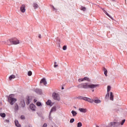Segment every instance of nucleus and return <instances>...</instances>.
<instances>
[{"mask_svg":"<svg viewBox=\"0 0 127 127\" xmlns=\"http://www.w3.org/2000/svg\"><path fill=\"white\" fill-rule=\"evenodd\" d=\"M97 87H99V84H88L87 83H84L78 85V88H84V89H95Z\"/></svg>","mask_w":127,"mask_h":127,"instance_id":"1","label":"nucleus"},{"mask_svg":"<svg viewBox=\"0 0 127 127\" xmlns=\"http://www.w3.org/2000/svg\"><path fill=\"white\" fill-rule=\"evenodd\" d=\"M6 44L7 45H17L19 44V40L16 38H12L10 39L7 40Z\"/></svg>","mask_w":127,"mask_h":127,"instance_id":"2","label":"nucleus"},{"mask_svg":"<svg viewBox=\"0 0 127 127\" xmlns=\"http://www.w3.org/2000/svg\"><path fill=\"white\" fill-rule=\"evenodd\" d=\"M8 101L10 105H11V106H12V105H13L14 103H15V102L17 101V100L16 99V98L13 97V95L11 94L8 97Z\"/></svg>","mask_w":127,"mask_h":127,"instance_id":"3","label":"nucleus"},{"mask_svg":"<svg viewBox=\"0 0 127 127\" xmlns=\"http://www.w3.org/2000/svg\"><path fill=\"white\" fill-rule=\"evenodd\" d=\"M53 98L54 100H57V101H60V96L59 94L54 92L53 93Z\"/></svg>","mask_w":127,"mask_h":127,"instance_id":"4","label":"nucleus"},{"mask_svg":"<svg viewBox=\"0 0 127 127\" xmlns=\"http://www.w3.org/2000/svg\"><path fill=\"white\" fill-rule=\"evenodd\" d=\"M26 7V6L24 4H22L20 7V10L21 12L22 13H24L25 11H26V9L25 8Z\"/></svg>","mask_w":127,"mask_h":127,"instance_id":"5","label":"nucleus"},{"mask_svg":"<svg viewBox=\"0 0 127 127\" xmlns=\"http://www.w3.org/2000/svg\"><path fill=\"white\" fill-rule=\"evenodd\" d=\"M120 124L117 122H111L109 124L110 127H116L120 126Z\"/></svg>","mask_w":127,"mask_h":127,"instance_id":"6","label":"nucleus"},{"mask_svg":"<svg viewBox=\"0 0 127 127\" xmlns=\"http://www.w3.org/2000/svg\"><path fill=\"white\" fill-rule=\"evenodd\" d=\"M83 81H87L88 82H90V78L88 77H85L83 78H79L78 79V82H83Z\"/></svg>","mask_w":127,"mask_h":127,"instance_id":"7","label":"nucleus"},{"mask_svg":"<svg viewBox=\"0 0 127 127\" xmlns=\"http://www.w3.org/2000/svg\"><path fill=\"white\" fill-rule=\"evenodd\" d=\"M84 101H86V102H89V103H91L92 104V103H94V100L87 98V97H83Z\"/></svg>","mask_w":127,"mask_h":127,"instance_id":"8","label":"nucleus"},{"mask_svg":"<svg viewBox=\"0 0 127 127\" xmlns=\"http://www.w3.org/2000/svg\"><path fill=\"white\" fill-rule=\"evenodd\" d=\"M30 102H31V98L29 96H27L26 98V103L27 105H29L30 104Z\"/></svg>","mask_w":127,"mask_h":127,"instance_id":"9","label":"nucleus"},{"mask_svg":"<svg viewBox=\"0 0 127 127\" xmlns=\"http://www.w3.org/2000/svg\"><path fill=\"white\" fill-rule=\"evenodd\" d=\"M40 83L41 84H43L44 85H47V82L46 81V79H45V78L42 79L40 81Z\"/></svg>","mask_w":127,"mask_h":127,"instance_id":"10","label":"nucleus"},{"mask_svg":"<svg viewBox=\"0 0 127 127\" xmlns=\"http://www.w3.org/2000/svg\"><path fill=\"white\" fill-rule=\"evenodd\" d=\"M79 111L81 113H87V112L88 111L87 109H85V108H79Z\"/></svg>","mask_w":127,"mask_h":127,"instance_id":"11","label":"nucleus"},{"mask_svg":"<svg viewBox=\"0 0 127 127\" xmlns=\"http://www.w3.org/2000/svg\"><path fill=\"white\" fill-rule=\"evenodd\" d=\"M30 109H31V110H32V111H35V110L36 109V107L34 104H31L30 105Z\"/></svg>","mask_w":127,"mask_h":127,"instance_id":"12","label":"nucleus"},{"mask_svg":"<svg viewBox=\"0 0 127 127\" xmlns=\"http://www.w3.org/2000/svg\"><path fill=\"white\" fill-rule=\"evenodd\" d=\"M18 105H17V104H15L14 106V110L15 111V112H17V111H18Z\"/></svg>","mask_w":127,"mask_h":127,"instance_id":"13","label":"nucleus"},{"mask_svg":"<svg viewBox=\"0 0 127 127\" xmlns=\"http://www.w3.org/2000/svg\"><path fill=\"white\" fill-rule=\"evenodd\" d=\"M102 10H103V12H104V13H105V14H106V15H107V16H109V17H110V18H111V19H113V17H112V16H111V15H110V14H109V13H108V12H107V11H106L104 9H103Z\"/></svg>","mask_w":127,"mask_h":127,"instance_id":"14","label":"nucleus"},{"mask_svg":"<svg viewBox=\"0 0 127 127\" xmlns=\"http://www.w3.org/2000/svg\"><path fill=\"white\" fill-rule=\"evenodd\" d=\"M14 123L16 127H21V125H20V124L18 123V121L15 120Z\"/></svg>","mask_w":127,"mask_h":127,"instance_id":"15","label":"nucleus"},{"mask_svg":"<svg viewBox=\"0 0 127 127\" xmlns=\"http://www.w3.org/2000/svg\"><path fill=\"white\" fill-rule=\"evenodd\" d=\"M93 102H94L95 104H100V103H102V101H101V100H100V99H95V100H93Z\"/></svg>","mask_w":127,"mask_h":127,"instance_id":"16","label":"nucleus"},{"mask_svg":"<svg viewBox=\"0 0 127 127\" xmlns=\"http://www.w3.org/2000/svg\"><path fill=\"white\" fill-rule=\"evenodd\" d=\"M110 100L111 101H114V93L113 92H110Z\"/></svg>","mask_w":127,"mask_h":127,"instance_id":"17","label":"nucleus"},{"mask_svg":"<svg viewBox=\"0 0 127 127\" xmlns=\"http://www.w3.org/2000/svg\"><path fill=\"white\" fill-rule=\"evenodd\" d=\"M56 107L54 106V107H53L52 108V109H51V111H50V115H51V113H52V112H56Z\"/></svg>","mask_w":127,"mask_h":127,"instance_id":"18","label":"nucleus"},{"mask_svg":"<svg viewBox=\"0 0 127 127\" xmlns=\"http://www.w3.org/2000/svg\"><path fill=\"white\" fill-rule=\"evenodd\" d=\"M46 104L48 105V106H50L51 107L52 106V105L51 104V100H48L46 102Z\"/></svg>","mask_w":127,"mask_h":127,"instance_id":"19","label":"nucleus"},{"mask_svg":"<svg viewBox=\"0 0 127 127\" xmlns=\"http://www.w3.org/2000/svg\"><path fill=\"white\" fill-rule=\"evenodd\" d=\"M15 75H11L9 77V80H11L12 79H15Z\"/></svg>","mask_w":127,"mask_h":127,"instance_id":"20","label":"nucleus"},{"mask_svg":"<svg viewBox=\"0 0 127 127\" xmlns=\"http://www.w3.org/2000/svg\"><path fill=\"white\" fill-rule=\"evenodd\" d=\"M25 106V103L24 102V101L21 102L20 106L22 108H24V106Z\"/></svg>","mask_w":127,"mask_h":127,"instance_id":"21","label":"nucleus"},{"mask_svg":"<svg viewBox=\"0 0 127 127\" xmlns=\"http://www.w3.org/2000/svg\"><path fill=\"white\" fill-rule=\"evenodd\" d=\"M71 114H72L73 117H75V116H77V112L75 111H72Z\"/></svg>","mask_w":127,"mask_h":127,"instance_id":"22","label":"nucleus"},{"mask_svg":"<svg viewBox=\"0 0 127 127\" xmlns=\"http://www.w3.org/2000/svg\"><path fill=\"white\" fill-rule=\"evenodd\" d=\"M33 6L34 7L35 9L38 8V4L37 3H34L33 4Z\"/></svg>","mask_w":127,"mask_h":127,"instance_id":"23","label":"nucleus"},{"mask_svg":"<svg viewBox=\"0 0 127 127\" xmlns=\"http://www.w3.org/2000/svg\"><path fill=\"white\" fill-rule=\"evenodd\" d=\"M104 75H105L106 77L108 76V70L107 69H104Z\"/></svg>","mask_w":127,"mask_h":127,"instance_id":"24","label":"nucleus"},{"mask_svg":"<svg viewBox=\"0 0 127 127\" xmlns=\"http://www.w3.org/2000/svg\"><path fill=\"white\" fill-rule=\"evenodd\" d=\"M110 98V92H107L106 96H105V99H109Z\"/></svg>","mask_w":127,"mask_h":127,"instance_id":"25","label":"nucleus"},{"mask_svg":"<svg viewBox=\"0 0 127 127\" xmlns=\"http://www.w3.org/2000/svg\"><path fill=\"white\" fill-rule=\"evenodd\" d=\"M83 126V124H82V123L79 122L77 123V127H81Z\"/></svg>","mask_w":127,"mask_h":127,"instance_id":"26","label":"nucleus"},{"mask_svg":"<svg viewBox=\"0 0 127 127\" xmlns=\"http://www.w3.org/2000/svg\"><path fill=\"white\" fill-rule=\"evenodd\" d=\"M107 88V93H110V91H111V86H108Z\"/></svg>","mask_w":127,"mask_h":127,"instance_id":"27","label":"nucleus"},{"mask_svg":"<svg viewBox=\"0 0 127 127\" xmlns=\"http://www.w3.org/2000/svg\"><path fill=\"white\" fill-rule=\"evenodd\" d=\"M0 116L2 118H5V114H4V113H1V114H0Z\"/></svg>","mask_w":127,"mask_h":127,"instance_id":"28","label":"nucleus"},{"mask_svg":"<svg viewBox=\"0 0 127 127\" xmlns=\"http://www.w3.org/2000/svg\"><path fill=\"white\" fill-rule=\"evenodd\" d=\"M36 105L38 106V107H40V106H42L41 102H37Z\"/></svg>","mask_w":127,"mask_h":127,"instance_id":"29","label":"nucleus"},{"mask_svg":"<svg viewBox=\"0 0 127 127\" xmlns=\"http://www.w3.org/2000/svg\"><path fill=\"white\" fill-rule=\"evenodd\" d=\"M74 122H75V119H74V118H72L71 119H70V124L74 123Z\"/></svg>","mask_w":127,"mask_h":127,"instance_id":"30","label":"nucleus"},{"mask_svg":"<svg viewBox=\"0 0 127 127\" xmlns=\"http://www.w3.org/2000/svg\"><path fill=\"white\" fill-rule=\"evenodd\" d=\"M32 75V72L31 71H29L28 72V75L31 76Z\"/></svg>","mask_w":127,"mask_h":127,"instance_id":"31","label":"nucleus"},{"mask_svg":"<svg viewBox=\"0 0 127 127\" xmlns=\"http://www.w3.org/2000/svg\"><path fill=\"white\" fill-rule=\"evenodd\" d=\"M83 98H84V97H83V96H79L77 97V99L78 100H83Z\"/></svg>","mask_w":127,"mask_h":127,"instance_id":"32","label":"nucleus"},{"mask_svg":"<svg viewBox=\"0 0 127 127\" xmlns=\"http://www.w3.org/2000/svg\"><path fill=\"white\" fill-rule=\"evenodd\" d=\"M57 64V63L56 62H55L54 63V67L55 68H56V67H58V65L56 64Z\"/></svg>","mask_w":127,"mask_h":127,"instance_id":"33","label":"nucleus"},{"mask_svg":"<svg viewBox=\"0 0 127 127\" xmlns=\"http://www.w3.org/2000/svg\"><path fill=\"white\" fill-rule=\"evenodd\" d=\"M125 122H126V120H123L122 121V122H121V126H123L124 125V124H125Z\"/></svg>","mask_w":127,"mask_h":127,"instance_id":"34","label":"nucleus"},{"mask_svg":"<svg viewBox=\"0 0 127 127\" xmlns=\"http://www.w3.org/2000/svg\"><path fill=\"white\" fill-rule=\"evenodd\" d=\"M63 50H66L67 49V46H64L63 48Z\"/></svg>","mask_w":127,"mask_h":127,"instance_id":"35","label":"nucleus"},{"mask_svg":"<svg viewBox=\"0 0 127 127\" xmlns=\"http://www.w3.org/2000/svg\"><path fill=\"white\" fill-rule=\"evenodd\" d=\"M81 10H83V11H85V10H86V8L84 7H82Z\"/></svg>","mask_w":127,"mask_h":127,"instance_id":"36","label":"nucleus"},{"mask_svg":"<svg viewBox=\"0 0 127 127\" xmlns=\"http://www.w3.org/2000/svg\"><path fill=\"white\" fill-rule=\"evenodd\" d=\"M21 120H24V119H25V117H24V116H21Z\"/></svg>","mask_w":127,"mask_h":127,"instance_id":"37","label":"nucleus"},{"mask_svg":"<svg viewBox=\"0 0 127 127\" xmlns=\"http://www.w3.org/2000/svg\"><path fill=\"white\" fill-rule=\"evenodd\" d=\"M42 127H47V124L45 123Z\"/></svg>","mask_w":127,"mask_h":127,"instance_id":"38","label":"nucleus"},{"mask_svg":"<svg viewBox=\"0 0 127 127\" xmlns=\"http://www.w3.org/2000/svg\"><path fill=\"white\" fill-rule=\"evenodd\" d=\"M4 122L5 123H9V120H4Z\"/></svg>","mask_w":127,"mask_h":127,"instance_id":"39","label":"nucleus"},{"mask_svg":"<svg viewBox=\"0 0 127 127\" xmlns=\"http://www.w3.org/2000/svg\"><path fill=\"white\" fill-rule=\"evenodd\" d=\"M34 103H36V102H37V99H35L34 100Z\"/></svg>","mask_w":127,"mask_h":127,"instance_id":"40","label":"nucleus"},{"mask_svg":"<svg viewBox=\"0 0 127 127\" xmlns=\"http://www.w3.org/2000/svg\"><path fill=\"white\" fill-rule=\"evenodd\" d=\"M39 38H41V35L40 34L39 35Z\"/></svg>","mask_w":127,"mask_h":127,"instance_id":"41","label":"nucleus"},{"mask_svg":"<svg viewBox=\"0 0 127 127\" xmlns=\"http://www.w3.org/2000/svg\"><path fill=\"white\" fill-rule=\"evenodd\" d=\"M94 91H95V90H94V89L92 90V92H94Z\"/></svg>","mask_w":127,"mask_h":127,"instance_id":"42","label":"nucleus"},{"mask_svg":"<svg viewBox=\"0 0 127 127\" xmlns=\"http://www.w3.org/2000/svg\"><path fill=\"white\" fill-rule=\"evenodd\" d=\"M62 90H63V89H64V87H62Z\"/></svg>","mask_w":127,"mask_h":127,"instance_id":"43","label":"nucleus"},{"mask_svg":"<svg viewBox=\"0 0 127 127\" xmlns=\"http://www.w3.org/2000/svg\"><path fill=\"white\" fill-rule=\"evenodd\" d=\"M96 127H99V126H97Z\"/></svg>","mask_w":127,"mask_h":127,"instance_id":"44","label":"nucleus"}]
</instances>
